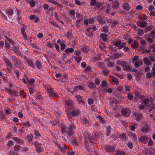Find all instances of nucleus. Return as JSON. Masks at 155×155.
I'll return each instance as SVG.
<instances>
[{"label": "nucleus", "mask_w": 155, "mask_h": 155, "mask_svg": "<svg viewBox=\"0 0 155 155\" xmlns=\"http://www.w3.org/2000/svg\"><path fill=\"white\" fill-rule=\"evenodd\" d=\"M100 37L101 38V40L103 41H107L108 37L107 35L101 33L100 35Z\"/></svg>", "instance_id": "23"}, {"label": "nucleus", "mask_w": 155, "mask_h": 155, "mask_svg": "<svg viewBox=\"0 0 155 155\" xmlns=\"http://www.w3.org/2000/svg\"><path fill=\"white\" fill-rule=\"evenodd\" d=\"M109 27L107 26H105L103 27L101 29L102 32L107 33L109 31Z\"/></svg>", "instance_id": "27"}, {"label": "nucleus", "mask_w": 155, "mask_h": 155, "mask_svg": "<svg viewBox=\"0 0 155 155\" xmlns=\"http://www.w3.org/2000/svg\"><path fill=\"white\" fill-rule=\"evenodd\" d=\"M81 123L87 127L89 126L90 121L88 120V119L86 117H84L81 119Z\"/></svg>", "instance_id": "15"}, {"label": "nucleus", "mask_w": 155, "mask_h": 155, "mask_svg": "<svg viewBox=\"0 0 155 155\" xmlns=\"http://www.w3.org/2000/svg\"><path fill=\"white\" fill-rule=\"evenodd\" d=\"M36 87L35 85L30 86L28 89L29 91V93L30 94H33L34 93V91L35 90Z\"/></svg>", "instance_id": "24"}, {"label": "nucleus", "mask_w": 155, "mask_h": 155, "mask_svg": "<svg viewBox=\"0 0 155 155\" xmlns=\"http://www.w3.org/2000/svg\"><path fill=\"white\" fill-rule=\"evenodd\" d=\"M75 125L73 123H71L69 124L68 130V131H67V133L68 135L71 136L74 134V131L75 129Z\"/></svg>", "instance_id": "6"}, {"label": "nucleus", "mask_w": 155, "mask_h": 155, "mask_svg": "<svg viewBox=\"0 0 155 155\" xmlns=\"http://www.w3.org/2000/svg\"><path fill=\"white\" fill-rule=\"evenodd\" d=\"M2 78L3 79V81L5 82L6 83H8L10 82V81L9 80V79L7 77H6L4 75Z\"/></svg>", "instance_id": "49"}, {"label": "nucleus", "mask_w": 155, "mask_h": 155, "mask_svg": "<svg viewBox=\"0 0 155 155\" xmlns=\"http://www.w3.org/2000/svg\"><path fill=\"white\" fill-rule=\"evenodd\" d=\"M24 58L25 59V60L29 66L32 68H34L35 67V65L31 59L25 57Z\"/></svg>", "instance_id": "18"}, {"label": "nucleus", "mask_w": 155, "mask_h": 155, "mask_svg": "<svg viewBox=\"0 0 155 155\" xmlns=\"http://www.w3.org/2000/svg\"><path fill=\"white\" fill-rule=\"evenodd\" d=\"M97 118L99 119V121L100 123H101L103 124H105L107 122L105 118L102 117L101 116L98 115L97 117Z\"/></svg>", "instance_id": "25"}, {"label": "nucleus", "mask_w": 155, "mask_h": 155, "mask_svg": "<svg viewBox=\"0 0 155 155\" xmlns=\"http://www.w3.org/2000/svg\"><path fill=\"white\" fill-rule=\"evenodd\" d=\"M88 87L91 89H95L96 86L95 83L91 81H89L87 83Z\"/></svg>", "instance_id": "22"}, {"label": "nucleus", "mask_w": 155, "mask_h": 155, "mask_svg": "<svg viewBox=\"0 0 155 155\" xmlns=\"http://www.w3.org/2000/svg\"><path fill=\"white\" fill-rule=\"evenodd\" d=\"M6 117L4 115L3 113L1 111H0V120L2 121H3L5 120Z\"/></svg>", "instance_id": "37"}, {"label": "nucleus", "mask_w": 155, "mask_h": 155, "mask_svg": "<svg viewBox=\"0 0 155 155\" xmlns=\"http://www.w3.org/2000/svg\"><path fill=\"white\" fill-rule=\"evenodd\" d=\"M36 66L37 68L39 70L42 67L41 63V62L38 60H37L35 61Z\"/></svg>", "instance_id": "30"}, {"label": "nucleus", "mask_w": 155, "mask_h": 155, "mask_svg": "<svg viewBox=\"0 0 155 155\" xmlns=\"http://www.w3.org/2000/svg\"><path fill=\"white\" fill-rule=\"evenodd\" d=\"M29 4L31 7H34L35 6V2L33 0H31L30 2H29Z\"/></svg>", "instance_id": "56"}, {"label": "nucleus", "mask_w": 155, "mask_h": 155, "mask_svg": "<svg viewBox=\"0 0 155 155\" xmlns=\"http://www.w3.org/2000/svg\"><path fill=\"white\" fill-rule=\"evenodd\" d=\"M94 18L100 23L101 22V21H102L103 19L102 16L100 15L95 16L94 17Z\"/></svg>", "instance_id": "32"}, {"label": "nucleus", "mask_w": 155, "mask_h": 155, "mask_svg": "<svg viewBox=\"0 0 155 155\" xmlns=\"http://www.w3.org/2000/svg\"><path fill=\"white\" fill-rule=\"evenodd\" d=\"M2 59L8 66L11 68H12V64L11 62V61L7 57L4 56L2 58Z\"/></svg>", "instance_id": "12"}, {"label": "nucleus", "mask_w": 155, "mask_h": 155, "mask_svg": "<svg viewBox=\"0 0 155 155\" xmlns=\"http://www.w3.org/2000/svg\"><path fill=\"white\" fill-rule=\"evenodd\" d=\"M14 150L15 151H19L20 149V146L19 145H15L14 147Z\"/></svg>", "instance_id": "48"}, {"label": "nucleus", "mask_w": 155, "mask_h": 155, "mask_svg": "<svg viewBox=\"0 0 155 155\" xmlns=\"http://www.w3.org/2000/svg\"><path fill=\"white\" fill-rule=\"evenodd\" d=\"M139 60V56H135L132 59V63L134 64Z\"/></svg>", "instance_id": "46"}, {"label": "nucleus", "mask_w": 155, "mask_h": 155, "mask_svg": "<svg viewBox=\"0 0 155 155\" xmlns=\"http://www.w3.org/2000/svg\"><path fill=\"white\" fill-rule=\"evenodd\" d=\"M148 58L150 63L151 64L152 62H154L155 61V56H150Z\"/></svg>", "instance_id": "43"}, {"label": "nucleus", "mask_w": 155, "mask_h": 155, "mask_svg": "<svg viewBox=\"0 0 155 155\" xmlns=\"http://www.w3.org/2000/svg\"><path fill=\"white\" fill-rule=\"evenodd\" d=\"M94 82L97 85H99L100 84L101 81L98 78H96L95 79Z\"/></svg>", "instance_id": "64"}, {"label": "nucleus", "mask_w": 155, "mask_h": 155, "mask_svg": "<svg viewBox=\"0 0 155 155\" xmlns=\"http://www.w3.org/2000/svg\"><path fill=\"white\" fill-rule=\"evenodd\" d=\"M12 50L17 55L21 57L23 56V54L21 52L18 47L13 46L12 48Z\"/></svg>", "instance_id": "9"}, {"label": "nucleus", "mask_w": 155, "mask_h": 155, "mask_svg": "<svg viewBox=\"0 0 155 155\" xmlns=\"http://www.w3.org/2000/svg\"><path fill=\"white\" fill-rule=\"evenodd\" d=\"M12 59L14 64V66L17 68L22 69L24 68L21 61L18 57L15 56H12Z\"/></svg>", "instance_id": "2"}, {"label": "nucleus", "mask_w": 155, "mask_h": 155, "mask_svg": "<svg viewBox=\"0 0 155 155\" xmlns=\"http://www.w3.org/2000/svg\"><path fill=\"white\" fill-rule=\"evenodd\" d=\"M34 132L36 136L37 137H40L41 136V134L38 130H34Z\"/></svg>", "instance_id": "62"}, {"label": "nucleus", "mask_w": 155, "mask_h": 155, "mask_svg": "<svg viewBox=\"0 0 155 155\" xmlns=\"http://www.w3.org/2000/svg\"><path fill=\"white\" fill-rule=\"evenodd\" d=\"M134 64L136 68H138L142 64V62L141 61H140L139 60L136 63Z\"/></svg>", "instance_id": "45"}, {"label": "nucleus", "mask_w": 155, "mask_h": 155, "mask_svg": "<svg viewBox=\"0 0 155 155\" xmlns=\"http://www.w3.org/2000/svg\"><path fill=\"white\" fill-rule=\"evenodd\" d=\"M21 126H27L30 127L31 126V125L29 121H28L26 122L23 123L21 124H20Z\"/></svg>", "instance_id": "41"}, {"label": "nucleus", "mask_w": 155, "mask_h": 155, "mask_svg": "<svg viewBox=\"0 0 155 155\" xmlns=\"http://www.w3.org/2000/svg\"><path fill=\"white\" fill-rule=\"evenodd\" d=\"M14 145V143L13 141L12 140H9L8 141L7 145L8 146L10 147H12Z\"/></svg>", "instance_id": "54"}, {"label": "nucleus", "mask_w": 155, "mask_h": 155, "mask_svg": "<svg viewBox=\"0 0 155 155\" xmlns=\"http://www.w3.org/2000/svg\"><path fill=\"white\" fill-rule=\"evenodd\" d=\"M74 54L75 55L78 56L81 54V52L80 50H77L74 51Z\"/></svg>", "instance_id": "61"}, {"label": "nucleus", "mask_w": 155, "mask_h": 155, "mask_svg": "<svg viewBox=\"0 0 155 155\" xmlns=\"http://www.w3.org/2000/svg\"><path fill=\"white\" fill-rule=\"evenodd\" d=\"M137 30L138 32L137 34L140 36H142L144 34V30L143 29L139 28L138 29H137Z\"/></svg>", "instance_id": "40"}, {"label": "nucleus", "mask_w": 155, "mask_h": 155, "mask_svg": "<svg viewBox=\"0 0 155 155\" xmlns=\"http://www.w3.org/2000/svg\"><path fill=\"white\" fill-rule=\"evenodd\" d=\"M6 12L8 14V15L10 16L12 15L14 13L13 10L11 9H9Z\"/></svg>", "instance_id": "63"}, {"label": "nucleus", "mask_w": 155, "mask_h": 155, "mask_svg": "<svg viewBox=\"0 0 155 155\" xmlns=\"http://www.w3.org/2000/svg\"><path fill=\"white\" fill-rule=\"evenodd\" d=\"M113 8L117 9L119 7V3L118 1H114L113 2Z\"/></svg>", "instance_id": "26"}, {"label": "nucleus", "mask_w": 155, "mask_h": 155, "mask_svg": "<svg viewBox=\"0 0 155 155\" xmlns=\"http://www.w3.org/2000/svg\"><path fill=\"white\" fill-rule=\"evenodd\" d=\"M101 85L103 87H106L107 85V82L106 81L103 80L101 83Z\"/></svg>", "instance_id": "53"}, {"label": "nucleus", "mask_w": 155, "mask_h": 155, "mask_svg": "<svg viewBox=\"0 0 155 155\" xmlns=\"http://www.w3.org/2000/svg\"><path fill=\"white\" fill-rule=\"evenodd\" d=\"M87 102L88 104L91 105L94 103V101L92 98H89L87 100Z\"/></svg>", "instance_id": "57"}, {"label": "nucleus", "mask_w": 155, "mask_h": 155, "mask_svg": "<svg viewBox=\"0 0 155 155\" xmlns=\"http://www.w3.org/2000/svg\"><path fill=\"white\" fill-rule=\"evenodd\" d=\"M127 99L130 100H131L134 97L133 95L131 93H128L127 95Z\"/></svg>", "instance_id": "55"}, {"label": "nucleus", "mask_w": 155, "mask_h": 155, "mask_svg": "<svg viewBox=\"0 0 155 155\" xmlns=\"http://www.w3.org/2000/svg\"><path fill=\"white\" fill-rule=\"evenodd\" d=\"M60 127L61 128V131L64 132H65L66 131V129L64 125H61Z\"/></svg>", "instance_id": "59"}, {"label": "nucleus", "mask_w": 155, "mask_h": 155, "mask_svg": "<svg viewBox=\"0 0 155 155\" xmlns=\"http://www.w3.org/2000/svg\"><path fill=\"white\" fill-rule=\"evenodd\" d=\"M117 63L118 65L122 66L124 70L125 71H130L131 70L132 66L131 64L128 63L125 61L118 60Z\"/></svg>", "instance_id": "3"}, {"label": "nucleus", "mask_w": 155, "mask_h": 155, "mask_svg": "<svg viewBox=\"0 0 155 155\" xmlns=\"http://www.w3.org/2000/svg\"><path fill=\"white\" fill-rule=\"evenodd\" d=\"M65 104L68 106H72L73 103L71 100H66L65 101Z\"/></svg>", "instance_id": "35"}, {"label": "nucleus", "mask_w": 155, "mask_h": 155, "mask_svg": "<svg viewBox=\"0 0 155 155\" xmlns=\"http://www.w3.org/2000/svg\"><path fill=\"white\" fill-rule=\"evenodd\" d=\"M145 38L149 42L153 43V39H155V29L152 31L148 35H146Z\"/></svg>", "instance_id": "4"}, {"label": "nucleus", "mask_w": 155, "mask_h": 155, "mask_svg": "<svg viewBox=\"0 0 155 155\" xmlns=\"http://www.w3.org/2000/svg\"><path fill=\"white\" fill-rule=\"evenodd\" d=\"M130 87L129 86H125L124 87V90L122 92H121L120 93H124L126 91H130Z\"/></svg>", "instance_id": "44"}, {"label": "nucleus", "mask_w": 155, "mask_h": 155, "mask_svg": "<svg viewBox=\"0 0 155 155\" xmlns=\"http://www.w3.org/2000/svg\"><path fill=\"white\" fill-rule=\"evenodd\" d=\"M146 107V106L144 104H139L138 106V109L139 110H141L144 109Z\"/></svg>", "instance_id": "52"}, {"label": "nucleus", "mask_w": 155, "mask_h": 155, "mask_svg": "<svg viewBox=\"0 0 155 155\" xmlns=\"http://www.w3.org/2000/svg\"><path fill=\"white\" fill-rule=\"evenodd\" d=\"M124 88V87L122 86L119 85L117 88V90L119 92H121Z\"/></svg>", "instance_id": "58"}, {"label": "nucleus", "mask_w": 155, "mask_h": 155, "mask_svg": "<svg viewBox=\"0 0 155 155\" xmlns=\"http://www.w3.org/2000/svg\"><path fill=\"white\" fill-rule=\"evenodd\" d=\"M131 114V111L130 109L127 108H123L121 111V114L124 116L129 117Z\"/></svg>", "instance_id": "10"}, {"label": "nucleus", "mask_w": 155, "mask_h": 155, "mask_svg": "<svg viewBox=\"0 0 155 155\" xmlns=\"http://www.w3.org/2000/svg\"><path fill=\"white\" fill-rule=\"evenodd\" d=\"M25 78L29 85V86L35 85L34 83L35 82V80L34 78H31L29 79L27 76H26Z\"/></svg>", "instance_id": "19"}, {"label": "nucleus", "mask_w": 155, "mask_h": 155, "mask_svg": "<svg viewBox=\"0 0 155 155\" xmlns=\"http://www.w3.org/2000/svg\"><path fill=\"white\" fill-rule=\"evenodd\" d=\"M124 153L122 151L120 150H116V153L114 154V155H124Z\"/></svg>", "instance_id": "42"}, {"label": "nucleus", "mask_w": 155, "mask_h": 155, "mask_svg": "<svg viewBox=\"0 0 155 155\" xmlns=\"http://www.w3.org/2000/svg\"><path fill=\"white\" fill-rule=\"evenodd\" d=\"M74 50L73 48H68L65 50V52L67 54H68L69 53H72L74 51Z\"/></svg>", "instance_id": "33"}, {"label": "nucleus", "mask_w": 155, "mask_h": 155, "mask_svg": "<svg viewBox=\"0 0 155 155\" xmlns=\"http://www.w3.org/2000/svg\"><path fill=\"white\" fill-rule=\"evenodd\" d=\"M73 58L77 63L80 62L81 61L82 59V57L81 56H73Z\"/></svg>", "instance_id": "34"}, {"label": "nucleus", "mask_w": 155, "mask_h": 155, "mask_svg": "<svg viewBox=\"0 0 155 155\" xmlns=\"http://www.w3.org/2000/svg\"><path fill=\"white\" fill-rule=\"evenodd\" d=\"M69 108H68V110L66 111L68 116L69 117L77 116L79 114L80 111L78 109L74 108L71 111L68 110Z\"/></svg>", "instance_id": "5"}, {"label": "nucleus", "mask_w": 155, "mask_h": 155, "mask_svg": "<svg viewBox=\"0 0 155 155\" xmlns=\"http://www.w3.org/2000/svg\"><path fill=\"white\" fill-rule=\"evenodd\" d=\"M149 127L146 124H143L141 126V130L143 133H146L149 130Z\"/></svg>", "instance_id": "21"}, {"label": "nucleus", "mask_w": 155, "mask_h": 155, "mask_svg": "<svg viewBox=\"0 0 155 155\" xmlns=\"http://www.w3.org/2000/svg\"><path fill=\"white\" fill-rule=\"evenodd\" d=\"M137 45V41H136L135 40L133 42V43L131 45V47L134 49L135 48Z\"/></svg>", "instance_id": "51"}, {"label": "nucleus", "mask_w": 155, "mask_h": 155, "mask_svg": "<svg viewBox=\"0 0 155 155\" xmlns=\"http://www.w3.org/2000/svg\"><path fill=\"white\" fill-rule=\"evenodd\" d=\"M34 145L36 148V151L38 153L43 152L44 149L42 147V144L37 141H36L34 143Z\"/></svg>", "instance_id": "8"}, {"label": "nucleus", "mask_w": 155, "mask_h": 155, "mask_svg": "<svg viewBox=\"0 0 155 155\" xmlns=\"http://www.w3.org/2000/svg\"><path fill=\"white\" fill-rule=\"evenodd\" d=\"M113 45L117 47L119 49L123 48V50L125 52H129L130 50L128 47L126 46L125 42H122L120 40L114 41L113 42Z\"/></svg>", "instance_id": "1"}, {"label": "nucleus", "mask_w": 155, "mask_h": 155, "mask_svg": "<svg viewBox=\"0 0 155 155\" xmlns=\"http://www.w3.org/2000/svg\"><path fill=\"white\" fill-rule=\"evenodd\" d=\"M33 137V135L31 134H30L28 135L27 137L25 139H27L28 142L30 143L32 141Z\"/></svg>", "instance_id": "31"}, {"label": "nucleus", "mask_w": 155, "mask_h": 155, "mask_svg": "<svg viewBox=\"0 0 155 155\" xmlns=\"http://www.w3.org/2000/svg\"><path fill=\"white\" fill-rule=\"evenodd\" d=\"M105 148L107 152H112L113 154H114L115 148L113 145H106Z\"/></svg>", "instance_id": "11"}, {"label": "nucleus", "mask_w": 155, "mask_h": 155, "mask_svg": "<svg viewBox=\"0 0 155 155\" xmlns=\"http://www.w3.org/2000/svg\"><path fill=\"white\" fill-rule=\"evenodd\" d=\"M148 25L147 22L145 21H142L140 27L141 28H145Z\"/></svg>", "instance_id": "47"}, {"label": "nucleus", "mask_w": 155, "mask_h": 155, "mask_svg": "<svg viewBox=\"0 0 155 155\" xmlns=\"http://www.w3.org/2000/svg\"><path fill=\"white\" fill-rule=\"evenodd\" d=\"M123 8L127 11H128L130 9V6L128 3H124L123 5Z\"/></svg>", "instance_id": "38"}, {"label": "nucleus", "mask_w": 155, "mask_h": 155, "mask_svg": "<svg viewBox=\"0 0 155 155\" xmlns=\"http://www.w3.org/2000/svg\"><path fill=\"white\" fill-rule=\"evenodd\" d=\"M143 61L144 63L145 64H146L148 65H151V63H150V62L149 61V58H148L147 57H144L143 58Z\"/></svg>", "instance_id": "39"}, {"label": "nucleus", "mask_w": 155, "mask_h": 155, "mask_svg": "<svg viewBox=\"0 0 155 155\" xmlns=\"http://www.w3.org/2000/svg\"><path fill=\"white\" fill-rule=\"evenodd\" d=\"M149 138L147 136H143L139 139V141L144 144H146L148 142Z\"/></svg>", "instance_id": "14"}, {"label": "nucleus", "mask_w": 155, "mask_h": 155, "mask_svg": "<svg viewBox=\"0 0 155 155\" xmlns=\"http://www.w3.org/2000/svg\"><path fill=\"white\" fill-rule=\"evenodd\" d=\"M133 114L135 117V119L138 121H141L143 118V113L139 111L134 112Z\"/></svg>", "instance_id": "7"}, {"label": "nucleus", "mask_w": 155, "mask_h": 155, "mask_svg": "<svg viewBox=\"0 0 155 155\" xmlns=\"http://www.w3.org/2000/svg\"><path fill=\"white\" fill-rule=\"evenodd\" d=\"M151 74L153 77H155V64L153 66Z\"/></svg>", "instance_id": "60"}, {"label": "nucleus", "mask_w": 155, "mask_h": 155, "mask_svg": "<svg viewBox=\"0 0 155 155\" xmlns=\"http://www.w3.org/2000/svg\"><path fill=\"white\" fill-rule=\"evenodd\" d=\"M12 139L17 143L21 144H25V142L22 139L19 138L18 137H14L12 138Z\"/></svg>", "instance_id": "17"}, {"label": "nucleus", "mask_w": 155, "mask_h": 155, "mask_svg": "<svg viewBox=\"0 0 155 155\" xmlns=\"http://www.w3.org/2000/svg\"><path fill=\"white\" fill-rule=\"evenodd\" d=\"M75 97L77 99V101L79 104L82 105H84L85 104V101L83 100V97L79 95H77L75 96Z\"/></svg>", "instance_id": "16"}, {"label": "nucleus", "mask_w": 155, "mask_h": 155, "mask_svg": "<svg viewBox=\"0 0 155 155\" xmlns=\"http://www.w3.org/2000/svg\"><path fill=\"white\" fill-rule=\"evenodd\" d=\"M118 138L120 139L122 142L127 141L128 137L125 133H122L118 134Z\"/></svg>", "instance_id": "13"}, {"label": "nucleus", "mask_w": 155, "mask_h": 155, "mask_svg": "<svg viewBox=\"0 0 155 155\" xmlns=\"http://www.w3.org/2000/svg\"><path fill=\"white\" fill-rule=\"evenodd\" d=\"M150 102V99L148 98H146L142 101V103L146 106H149L148 104Z\"/></svg>", "instance_id": "36"}, {"label": "nucleus", "mask_w": 155, "mask_h": 155, "mask_svg": "<svg viewBox=\"0 0 155 155\" xmlns=\"http://www.w3.org/2000/svg\"><path fill=\"white\" fill-rule=\"evenodd\" d=\"M85 88L84 86L82 85H77L74 87V89L72 92H71V93H73L77 91V89H78L79 90H84Z\"/></svg>", "instance_id": "20"}, {"label": "nucleus", "mask_w": 155, "mask_h": 155, "mask_svg": "<svg viewBox=\"0 0 155 155\" xmlns=\"http://www.w3.org/2000/svg\"><path fill=\"white\" fill-rule=\"evenodd\" d=\"M111 81L117 85L118 86L119 85V82L116 78H113V79H111Z\"/></svg>", "instance_id": "50"}, {"label": "nucleus", "mask_w": 155, "mask_h": 155, "mask_svg": "<svg viewBox=\"0 0 155 155\" xmlns=\"http://www.w3.org/2000/svg\"><path fill=\"white\" fill-rule=\"evenodd\" d=\"M111 128L110 126L108 125L106 127V134L107 136H109L111 132Z\"/></svg>", "instance_id": "29"}, {"label": "nucleus", "mask_w": 155, "mask_h": 155, "mask_svg": "<svg viewBox=\"0 0 155 155\" xmlns=\"http://www.w3.org/2000/svg\"><path fill=\"white\" fill-rule=\"evenodd\" d=\"M81 51L84 53H86L89 51V48L87 45H83L81 49Z\"/></svg>", "instance_id": "28"}]
</instances>
